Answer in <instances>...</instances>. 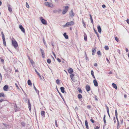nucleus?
Returning <instances> with one entry per match:
<instances>
[{
    "label": "nucleus",
    "instance_id": "0eeeda50",
    "mask_svg": "<svg viewBox=\"0 0 129 129\" xmlns=\"http://www.w3.org/2000/svg\"><path fill=\"white\" fill-rule=\"evenodd\" d=\"M14 106L15 107V112H16L18 111L19 109V107L17 106L16 104Z\"/></svg>",
    "mask_w": 129,
    "mask_h": 129
},
{
    "label": "nucleus",
    "instance_id": "8fccbe9b",
    "mask_svg": "<svg viewBox=\"0 0 129 129\" xmlns=\"http://www.w3.org/2000/svg\"><path fill=\"white\" fill-rule=\"evenodd\" d=\"M57 59L59 62H60L61 60H60V59L59 58H57Z\"/></svg>",
    "mask_w": 129,
    "mask_h": 129
},
{
    "label": "nucleus",
    "instance_id": "423d86ee",
    "mask_svg": "<svg viewBox=\"0 0 129 129\" xmlns=\"http://www.w3.org/2000/svg\"><path fill=\"white\" fill-rule=\"evenodd\" d=\"M67 24H68V26H70L73 25L74 24V22L73 21H71L67 22Z\"/></svg>",
    "mask_w": 129,
    "mask_h": 129
},
{
    "label": "nucleus",
    "instance_id": "4c0bfd02",
    "mask_svg": "<svg viewBox=\"0 0 129 129\" xmlns=\"http://www.w3.org/2000/svg\"><path fill=\"white\" fill-rule=\"evenodd\" d=\"M47 62L48 63H50L51 62V60L49 59H48L47 60Z\"/></svg>",
    "mask_w": 129,
    "mask_h": 129
},
{
    "label": "nucleus",
    "instance_id": "13d9d810",
    "mask_svg": "<svg viewBox=\"0 0 129 129\" xmlns=\"http://www.w3.org/2000/svg\"><path fill=\"white\" fill-rule=\"evenodd\" d=\"M90 20H91V23L92 24H93V20L92 18H91V19H90Z\"/></svg>",
    "mask_w": 129,
    "mask_h": 129
},
{
    "label": "nucleus",
    "instance_id": "aec40b11",
    "mask_svg": "<svg viewBox=\"0 0 129 129\" xmlns=\"http://www.w3.org/2000/svg\"><path fill=\"white\" fill-rule=\"evenodd\" d=\"M84 39L85 41H87V37L86 34L85 33H84Z\"/></svg>",
    "mask_w": 129,
    "mask_h": 129
},
{
    "label": "nucleus",
    "instance_id": "9d476101",
    "mask_svg": "<svg viewBox=\"0 0 129 129\" xmlns=\"http://www.w3.org/2000/svg\"><path fill=\"white\" fill-rule=\"evenodd\" d=\"M41 115L43 117H45V112L44 111H41Z\"/></svg>",
    "mask_w": 129,
    "mask_h": 129
},
{
    "label": "nucleus",
    "instance_id": "473e14b6",
    "mask_svg": "<svg viewBox=\"0 0 129 129\" xmlns=\"http://www.w3.org/2000/svg\"><path fill=\"white\" fill-rule=\"evenodd\" d=\"M56 83L58 84H60V82L59 80L58 79H57L56 80Z\"/></svg>",
    "mask_w": 129,
    "mask_h": 129
},
{
    "label": "nucleus",
    "instance_id": "7c9ffc66",
    "mask_svg": "<svg viewBox=\"0 0 129 129\" xmlns=\"http://www.w3.org/2000/svg\"><path fill=\"white\" fill-rule=\"evenodd\" d=\"M35 72L38 74V75L39 76V77H41L40 74V73H39L37 71L36 69H35Z\"/></svg>",
    "mask_w": 129,
    "mask_h": 129
},
{
    "label": "nucleus",
    "instance_id": "5701e85b",
    "mask_svg": "<svg viewBox=\"0 0 129 129\" xmlns=\"http://www.w3.org/2000/svg\"><path fill=\"white\" fill-rule=\"evenodd\" d=\"M70 15L72 17H73L74 16V14L72 10L71 12L70 13Z\"/></svg>",
    "mask_w": 129,
    "mask_h": 129
},
{
    "label": "nucleus",
    "instance_id": "4be33fe9",
    "mask_svg": "<svg viewBox=\"0 0 129 129\" xmlns=\"http://www.w3.org/2000/svg\"><path fill=\"white\" fill-rule=\"evenodd\" d=\"M63 35L65 38L66 39H68V35H67L66 33H65L63 34Z\"/></svg>",
    "mask_w": 129,
    "mask_h": 129
},
{
    "label": "nucleus",
    "instance_id": "412c9836",
    "mask_svg": "<svg viewBox=\"0 0 129 129\" xmlns=\"http://www.w3.org/2000/svg\"><path fill=\"white\" fill-rule=\"evenodd\" d=\"M60 89L62 93H64L65 92L64 91V88L63 87H61L60 88Z\"/></svg>",
    "mask_w": 129,
    "mask_h": 129
},
{
    "label": "nucleus",
    "instance_id": "4468645a",
    "mask_svg": "<svg viewBox=\"0 0 129 129\" xmlns=\"http://www.w3.org/2000/svg\"><path fill=\"white\" fill-rule=\"evenodd\" d=\"M34 88L35 89V90L36 92L38 94V95H39V91L37 90L36 88L35 87V86L34 85Z\"/></svg>",
    "mask_w": 129,
    "mask_h": 129
},
{
    "label": "nucleus",
    "instance_id": "f8f14e48",
    "mask_svg": "<svg viewBox=\"0 0 129 129\" xmlns=\"http://www.w3.org/2000/svg\"><path fill=\"white\" fill-rule=\"evenodd\" d=\"M8 85H6L4 86L3 87V89L4 90L7 91L8 90Z\"/></svg>",
    "mask_w": 129,
    "mask_h": 129
},
{
    "label": "nucleus",
    "instance_id": "c03bdc74",
    "mask_svg": "<svg viewBox=\"0 0 129 129\" xmlns=\"http://www.w3.org/2000/svg\"><path fill=\"white\" fill-rule=\"evenodd\" d=\"M26 7L27 8H29V6L28 4L27 3H26Z\"/></svg>",
    "mask_w": 129,
    "mask_h": 129
},
{
    "label": "nucleus",
    "instance_id": "2f4dec72",
    "mask_svg": "<svg viewBox=\"0 0 129 129\" xmlns=\"http://www.w3.org/2000/svg\"><path fill=\"white\" fill-rule=\"evenodd\" d=\"M4 45V46H6V43L5 39H3Z\"/></svg>",
    "mask_w": 129,
    "mask_h": 129
},
{
    "label": "nucleus",
    "instance_id": "20e7f679",
    "mask_svg": "<svg viewBox=\"0 0 129 129\" xmlns=\"http://www.w3.org/2000/svg\"><path fill=\"white\" fill-rule=\"evenodd\" d=\"M19 28L20 29L21 31L23 33H25V31L24 29L21 25H20L19 26Z\"/></svg>",
    "mask_w": 129,
    "mask_h": 129
},
{
    "label": "nucleus",
    "instance_id": "774afa93",
    "mask_svg": "<svg viewBox=\"0 0 129 129\" xmlns=\"http://www.w3.org/2000/svg\"><path fill=\"white\" fill-rule=\"evenodd\" d=\"M100 128V127L98 126H96V127L94 129H98Z\"/></svg>",
    "mask_w": 129,
    "mask_h": 129
},
{
    "label": "nucleus",
    "instance_id": "864d4df0",
    "mask_svg": "<svg viewBox=\"0 0 129 129\" xmlns=\"http://www.w3.org/2000/svg\"><path fill=\"white\" fill-rule=\"evenodd\" d=\"M117 120V127L119 125V121L118 120V117H117V119H116Z\"/></svg>",
    "mask_w": 129,
    "mask_h": 129
},
{
    "label": "nucleus",
    "instance_id": "1a4fd4ad",
    "mask_svg": "<svg viewBox=\"0 0 129 129\" xmlns=\"http://www.w3.org/2000/svg\"><path fill=\"white\" fill-rule=\"evenodd\" d=\"M93 82L95 86H98V83L96 79L94 80Z\"/></svg>",
    "mask_w": 129,
    "mask_h": 129
},
{
    "label": "nucleus",
    "instance_id": "6e6d98bb",
    "mask_svg": "<svg viewBox=\"0 0 129 129\" xmlns=\"http://www.w3.org/2000/svg\"><path fill=\"white\" fill-rule=\"evenodd\" d=\"M90 121L91 122H92V123H93L94 122V120H93L92 119H90Z\"/></svg>",
    "mask_w": 129,
    "mask_h": 129
},
{
    "label": "nucleus",
    "instance_id": "9b49d317",
    "mask_svg": "<svg viewBox=\"0 0 129 129\" xmlns=\"http://www.w3.org/2000/svg\"><path fill=\"white\" fill-rule=\"evenodd\" d=\"M28 108L29 109V110L30 111L31 110V105L29 101V100H28Z\"/></svg>",
    "mask_w": 129,
    "mask_h": 129
},
{
    "label": "nucleus",
    "instance_id": "5fc2aeb1",
    "mask_svg": "<svg viewBox=\"0 0 129 129\" xmlns=\"http://www.w3.org/2000/svg\"><path fill=\"white\" fill-rule=\"evenodd\" d=\"M61 11V9H59V10H57V12H58L59 13H60Z\"/></svg>",
    "mask_w": 129,
    "mask_h": 129
},
{
    "label": "nucleus",
    "instance_id": "a18cd8bd",
    "mask_svg": "<svg viewBox=\"0 0 129 129\" xmlns=\"http://www.w3.org/2000/svg\"><path fill=\"white\" fill-rule=\"evenodd\" d=\"M43 42L44 43V44L45 45H46V42L44 38H43Z\"/></svg>",
    "mask_w": 129,
    "mask_h": 129
},
{
    "label": "nucleus",
    "instance_id": "393cba45",
    "mask_svg": "<svg viewBox=\"0 0 129 129\" xmlns=\"http://www.w3.org/2000/svg\"><path fill=\"white\" fill-rule=\"evenodd\" d=\"M96 48H94V49H93L92 50V55H93L94 54V53L96 52Z\"/></svg>",
    "mask_w": 129,
    "mask_h": 129
},
{
    "label": "nucleus",
    "instance_id": "0e129e2a",
    "mask_svg": "<svg viewBox=\"0 0 129 129\" xmlns=\"http://www.w3.org/2000/svg\"><path fill=\"white\" fill-rule=\"evenodd\" d=\"M53 12L54 13H55L57 12V10H54L53 11Z\"/></svg>",
    "mask_w": 129,
    "mask_h": 129
},
{
    "label": "nucleus",
    "instance_id": "e2e57ef3",
    "mask_svg": "<svg viewBox=\"0 0 129 129\" xmlns=\"http://www.w3.org/2000/svg\"><path fill=\"white\" fill-rule=\"evenodd\" d=\"M120 120L121 123H123V120L122 119H120Z\"/></svg>",
    "mask_w": 129,
    "mask_h": 129
},
{
    "label": "nucleus",
    "instance_id": "4d7b16f0",
    "mask_svg": "<svg viewBox=\"0 0 129 129\" xmlns=\"http://www.w3.org/2000/svg\"><path fill=\"white\" fill-rule=\"evenodd\" d=\"M5 100L3 99H0V103L2 102L5 101Z\"/></svg>",
    "mask_w": 129,
    "mask_h": 129
},
{
    "label": "nucleus",
    "instance_id": "f3484780",
    "mask_svg": "<svg viewBox=\"0 0 129 129\" xmlns=\"http://www.w3.org/2000/svg\"><path fill=\"white\" fill-rule=\"evenodd\" d=\"M85 124L86 128L87 129H89L88 122L86 120L85 121Z\"/></svg>",
    "mask_w": 129,
    "mask_h": 129
},
{
    "label": "nucleus",
    "instance_id": "69168bd1",
    "mask_svg": "<svg viewBox=\"0 0 129 129\" xmlns=\"http://www.w3.org/2000/svg\"><path fill=\"white\" fill-rule=\"evenodd\" d=\"M93 29H94V30L95 33L96 34H97L98 33L97 32L96 30H95L94 28Z\"/></svg>",
    "mask_w": 129,
    "mask_h": 129
},
{
    "label": "nucleus",
    "instance_id": "c9c22d12",
    "mask_svg": "<svg viewBox=\"0 0 129 129\" xmlns=\"http://www.w3.org/2000/svg\"><path fill=\"white\" fill-rule=\"evenodd\" d=\"M115 116L116 118V119H117V110L116 109L115 110Z\"/></svg>",
    "mask_w": 129,
    "mask_h": 129
},
{
    "label": "nucleus",
    "instance_id": "49530a36",
    "mask_svg": "<svg viewBox=\"0 0 129 129\" xmlns=\"http://www.w3.org/2000/svg\"><path fill=\"white\" fill-rule=\"evenodd\" d=\"M68 25L67 24V23L65 24L63 26V27H68Z\"/></svg>",
    "mask_w": 129,
    "mask_h": 129
},
{
    "label": "nucleus",
    "instance_id": "72a5a7b5",
    "mask_svg": "<svg viewBox=\"0 0 129 129\" xmlns=\"http://www.w3.org/2000/svg\"><path fill=\"white\" fill-rule=\"evenodd\" d=\"M1 34L2 35V39H5V36H4V33H3V32H2L1 33Z\"/></svg>",
    "mask_w": 129,
    "mask_h": 129
},
{
    "label": "nucleus",
    "instance_id": "09e8293b",
    "mask_svg": "<svg viewBox=\"0 0 129 129\" xmlns=\"http://www.w3.org/2000/svg\"><path fill=\"white\" fill-rule=\"evenodd\" d=\"M91 73L92 76L94 75V72L93 70L91 71Z\"/></svg>",
    "mask_w": 129,
    "mask_h": 129
},
{
    "label": "nucleus",
    "instance_id": "a878e982",
    "mask_svg": "<svg viewBox=\"0 0 129 129\" xmlns=\"http://www.w3.org/2000/svg\"><path fill=\"white\" fill-rule=\"evenodd\" d=\"M74 75L75 74H74L72 73L70 75V78L72 80H74L73 77Z\"/></svg>",
    "mask_w": 129,
    "mask_h": 129
},
{
    "label": "nucleus",
    "instance_id": "dca6fc26",
    "mask_svg": "<svg viewBox=\"0 0 129 129\" xmlns=\"http://www.w3.org/2000/svg\"><path fill=\"white\" fill-rule=\"evenodd\" d=\"M105 117H106V115H104V118H103V120H104V125H103L104 127V126H105L106 124V119H105Z\"/></svg>",
    "mask_w": 129,
    "mask_h": 129
},
{
    "label": "nucleus",
    "instance_id": "bf43d9fd",
    "mask_svg": "<svg viewBox=\"0 0 129 129\" xmlns=\"http://www.w3.org/2000/svg\"><path fill=\"white\" fill-rule=\"evenodd\" d=\"M52 53L53 55L55 57V58H56V55L53 52H52Z\"/></svg>",
    "mask_w": 129,
    "mask_h": 129
},
{
    "label": "nucleus",
    "instance_id": "c85d7f7f",
    "mask_svg": "<svg viewBox=\"0 0 129 129\" xmlns=\"http://www.w3.org/2000/svg\"><path fill=\"white\" fill-rule=\"evenodd\" d=\"M27 83L28 85H32V83L30 80H28L27 81Z\"/></svg>",
    "mask_w": 129,
    "mask_h": 129
},
{
    "label": "nucleus",
    "instance_id": "bb28decb",
    "mask_svg": "<svg viewBox=\"0 0 129 129\" xmlns=\"http://www.w3.org/2000/svg\"><path fill=\"white\" fill-rule=\"evenodd\" d=\"M82 22L83 24V26L85 28H86V24L85 23V22H84V21L83 19H82Z\"/></svg>",
    "mask_w": 129,
    "mask_h": 129
},
{
    "label": "nucleus",
    "instance_id": "58836bf2",
    "mask_svg": "<svg viewBox=\"0 0 129 129\" xmlns=\"http://www.w3.org/2000/svg\"><path fill=\"white\" fill-rule=\"evenodd\" d=\"M104 48H105V49L106 50H108L109 49V47H108V46H105Z\"/></svg>",
    "mask_w": 129,
    "mask_h": 129
},
{
    "label": "nucleus",
    "instance_id": "79ce46f5",
    "mask_svg": "<svg viewBox=\"0 0 129 129\" xmlns=\"http://www.w3.org/2000/svg\"><path fill=\"white\" fill-rule=\"evenodd\" d=\"M21 124L23 126H24L25 125V123L24 122H22L21 123Z\"/></svg>",
    "mask_w": 129,
    "mask_h": 129
},
{
    "label": "nucleus",
    "instance_id": "c756f323",
    "mask_svg": "<svg viewBox=\"0 0 129 129\" xmlns=\"http://www.w3.org/2000/svg\"><path fill=\"white\" fill-rule=\"evenodd\" d=\"M78 98L79 99H81L82 98V95L80 94H79L78 95Z\"/></svg>",
    "mask_w": 129,
    "mask_h": 129
},
{
    "label": "nucleus",
    "instance_id": "7ed1b4c3",
    "mask_svg": "<svg viewBox=\"0 0 129 129\" xmlns=\"http://www.w3.org/2000/svg\"><path fill=\"white\" fill-rule=\"evenodd\" d=\"M65 8L63 9L62 12V14H64L67 12L68 8L69 7L68 6H66L65 7Z\"/></svg>",
    "mask_w": 129,
    "mask_h": 129
},
{
    "label": "nucleus",
    "instance_id": "052dcab7",
    "mask_svg": "<svg viewBox=\"0 0 129 129\" xmlns=\"http://www.w3.org/2000/svg\"><path fill=\"white\" fill-rule=\"evenodd\" d=\"M87 108L90 109L91 108V106L90 105H88L87 106Z\"/></svg>",
    "mask_w": 129,
    "mask_h": 129
},
{
    "label": "nucleus",
    "instance_id": "338daca9",
    "mask_svg": "<svg viewBox=\"0 0 129 129\" xmlns=\"http://www.w3.org/2000/svg\"><path fill=\"white\" fill-rule=\"evenodd\" d=\"M126 22L128 24H129V20L128 19H127L126 20Z\"/></svg>",
    "mask_w": 129,
    "mask_h": 129
},
{
    "label": "nucleus",
    "instance_id": "f257e3e1",
    "mask_svg": "<svg viewBox=\"0 0 129 129\" xmlns=\"http://www.w3.org/2000/svg\"><path fill=\"white\" fill-rule=\"evenodd\" d=\"M12 44L15 48H16L18 46V44L15 40H12Z\"/></svg>",
    "mask_w": 129,
    "mask_h": 129
},
{
    "label": "nucleus",
    "instance_id": "a211bd4d",
    "mask_svg": "<svg viewBox=\"0 0 129 129\" xmlns=\"http://www.w3.org/2000/svg\"><path fill=\"white\" fill-rule=\"evenodd\" d=\"M40 50L41 51V52L42 53V57H43V58H44V50L42 49H40Z\"/></svg>",
    "mask_w": 129,
    "mask_h": 129
},
{
    "label": "nucleus",
    "instance_id": "6ab92c4d",
    "mask_svg": "<svg viewBox=\"0 0 129 129\" xmlns=\"http://www.w3.org/2000/svg\"><path fill=\"white\" fill-rule=\"evenodd\" d=\"M112 85L114 88H115V89H117V87L116 85L114 83H112Z\"/></svg>",
    "mask_w": 129,
    "mask_h": 129
},
{
    "label": "nucleus",
    "instance_id": "3c124183",
    "mask_svg": "<svg viewBox=\"0 0 129 129\" xmlns=\"http://www.w3.org/2000/svg\"><path fill=\"white\" fill-rule=\"evenodd\" d=\"M55 125H56V126L57 127L58 126V125L57 124V120H55Z\"/></svg>",
    "mask_w": 129,
    "mask_h": 129
},
{
    "label": "nucleus",
    "instance_id": "603ef678",
    "mask_svg": "<svg viewBox=\"0 0 129 129\" xmlns=\"http://www.w3.org/2000/svg\"><path fill=\"white\" fill-rule=\"evenodd\" d=\"M117 120V127L119 125V121L118 120V117H117V119H116Z\"/></svg>",
    "mask_w": 129,
    "mask_h": 129
},
{
    "label": "nucleus",
    "instance_id": "ddd939ff",
    "mask_svg": "<svg viewBox=\"0 0 129 129\" xmlns=\"http://www.w3.org/2000/svg\"><path fill=\"white\" fill-rule=\"evenodd\" d=\"M8 6L9 11L10 12H12V10L11 6L9 5H8Z\"/></svg>",
    "mask_w": 129,
    "mask_h": 129
},
{
    "label": "nucleus",
    "instance_id": "f704fd0d",
    "mask_svg": "<svg viewBox=\"0 0 129 129\" xmlns=\"http://www.w3.org/2000/svg\"><path fill=\"white\" fill-rule=\"evenodd\" d=\"M78 90L79 93H82V91L81 88H78Z\"/></svg>",
    "mask_w": 129,
    "mask_h": 129
},
{
    "label": "nucleus",
    "instance_id": "a19ab883",
    "mask_svg": "<svg viewBox=\"0 0 129 129\" xmlns=\"http://www.w3.org/2000/svg\"><path fill=\"white\" fill-rule=\"evenodd\" d=\"M3 124L6 127H7L8 126H9V125L7 124L3 123Z\"/></svg>",
    "mask_w": 129,
    "mask_h": 129
},
{
    "label": "nucleus",
    "instance_id": "680f3d73",
    "mask_svg": "<svg viewBox=\"0 0 129 129\" xmlns=\"http://www.w3.org/2000/svg\"><path fill=\"white\" fill-rule=\"evenodd\" d=\"M30 61V62L32 64H33V63H34V62L32 60H31Z\"/></svg>",
    "mask_w": 129,
    "mask_h": 129
},
{
    "label": "nucleus",
    "instance_id": "37998d69",
    "mask_svg": "<svg viewBox=\"0 0 129 129\" xmlns=\"http://www.w3.org/2000/svg\"><path fill=\"white\" fill-rule=\"evenodd\" d=\"M115 40L117 42H118L119 41L118 38L117 37H115Z\"/></svg>",
    "mask_w": 129,
    "mask_h": 129
},
{
    "label": "nucleus",
    "instance_id": "e433bc0d",
    "mask_svg": "<svg viewBox=\"0 0 129 129\" xmlns=\"http://www.w3.org/2000/svg\"><path fill=\"white\" fill-rule=\"evenodd\" d=\"M106 107L108 113H109V110L108 107L107 105H106Z\"/></svg>",
    "mask_w": 129,
    "mask_h": 129
},
{
    "label": "nucleus",
    "instance_id": "de8ad7c7",
    "mask_svg": "<svg viewBox=\"0 0 129 129\" xmlns=\"http://www.w3.org/2000/svg\"><path fill=\"white\" fill-rule=\"evenodd\" d=\"M57 91H58V93H59V94H60V95L61 96V98H62V95L61 94V93L59 91H58V90L57 89Z\"/></svg>",
    "mask_w": 129,
    "mask_h": 129
},
{
    "label": "nucleus",
    "instance_id": "b1692460",
    "mask_svg": "<svg viewBox=\"0 0 129 129\" xmlns=\"http://www.w3.org/2000/svg\"><path fill=\"white\" fill-rule=\"evenodd\" d=\"M45 5L48 7H51L50 6V3H48V2H46L45 3Z\"/></svg>",
    "mask_w": 129,
    "mask_h": 129
},
{
    "label": "nucleus",
    "instance_id": "2eb2a0df",
    "mask_svg": "<svg viewBox=\"0 0 129 129\" xmlns=\"http://www.w3.org/2000/svg\"><path fill=\"white\" fill-rule=\"evenodd\" d=\"M98 31L99 33H100L101 32V29L100 26H98L97 27Z\"/></svg>",
    "mask_w": 129,
    "mask_h": 129
},
{
    "label": "nucleus",
    "instance_id": "cd10ccee",
    "mask_svg": "<svg viewBox=\"0 0 129 129\" xmlns=\"http://www.w3.org/2000/svg\"><path fill=\"white\" fill-rule=\"evenodd\" d=\"M5 97V95L4 93L2 92L0 93V97Z\"/></svg>",
    "mask_w": 129,
    "mask_h": 129
},
{
    "label": "nucleus",
    "instance_id": "6e6552de",
    "mask_svg": "<svg viewBox=\"0 0 129 129\" xmlns=\"http://www.w3.org/2000/svg\"><path fill=\"white\" fill-rule=\"evenodd\" d=\"M68 72L69 73L71 74L73 72V71L71 68H70L68 70Z\"/></svg>",
    "mask_w": 129,
    "mask_h": 129
},
{
    "label": "nucleus",
    "instance_id": "ea45409f",
    "mask_svg": "<svg viewBox=\"0 0 129 129\" xmlns=\"http://www.w3.org/2000/svg\"><path fill=\"white\" fill-rule=\"evenodd\" d=\"M97 54L98 55H101V54L100 51V50L98 51L97 52Z\"/></svg>",
    "mask_w": 129,
    "mask_h": 129
},
{
    "label": "nucleus",
    "instance_id": "f03ea898",
    "mask_svg": "<svg viewBox=\"0 0 129 129\" xmlns=\"http://www.w3.org/2000/svg\"><path fill=\"white\" fill-rule=\"evenodd\" d=\"M40 19L43 24L45 25H46L47 24V21L42 17H40Z\"/></svg>",
    "mask_w": 129,
    "mask_h": 129
},
{
    "label": "nucleus",
    "instance_id": "39448f33",
    "mask_svg": "<svg viewBox=\"0 0 129 129\" xmlns=\"http://www.w3.org/2000/svg\"><path fill=\"white\" fill-rule=\"evenodd\" d=\"M85 88L87 92L89 91L90 90V86L88 85H86Z\"/></svg>",
    "mask_w": 129,
    "mask_h": 129
}]
</instances>
